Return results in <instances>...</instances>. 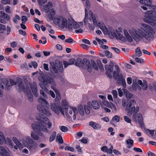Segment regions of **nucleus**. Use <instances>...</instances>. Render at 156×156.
<instances>
[{
    "instance_id": "3c124183",
    "label": "nucleus",
    "mask_w": 156,
    "mask_h": 156,
    "mask_svg": "<svg viewBox=\"0 0 156 156\" xmlns=\"http://www.w3.org/2000/svg\"><path fill=\"white\" fill-rule=\"evenodd\" d=\"M72 22H69L68 25H67V27H66V28H67L68 29L70 30H73V26L72 25Z\"/></svg>"
},
{
    "instance_id": "9b49d317",
    "label": "nucleus",
    "mask_w": 156,
    "mask_h": 156,
    "mask_svg": "<svg viewBox=\"0 0 156 156\" xmlns=\"http://www.w3.org/2000/svg\"><path fill=\"white\" fill-rule=\"evenodd\" d=\"M120 69H116V72L113 75V78L117 80L116 83L119 84H121L122 81L124 79L122 74L120 73Z\"/></svg>"
},
{
    "instance_id": "f8f14e48",
    "label": "nucleus",
    "mask_w": 156,
    "mask_h": 156,
    "mask_svg": "<svg viewBox=\"0 0 156 156\" xmlns=\"http://www.w3.org/2000/svg\"><path fill=\"white\" fill-rule=\"evenodd\" d=\"M62 107L60 106V111L63 115H64V112H65L66 116L69 118L71 117V116L69 115L67 113L68 109V105L66 101V100H63L62 101Z\"/></svg>"
},
{
    "instance_id": "20e7f679",
    "label": "nucleus",
    "mask_w": 156,
    "mask_h": 156,
    "mask_svg": "<svg viewBox=\"0 0 156 156\" xmlns=\"http://www.w3.org/2000/svg\"><path fill=\"white\" fill-rule=\"evenodd\" d=\"M23 79L26 85L25 87L22 79L19 77L16 79V81H14V85H15L16 89L18 92H21L22 90L24 92H27L30 90V88L28 86V82L26 78L25 77L23 78Z\"/></svg>"
},
{
    "instance_id": "49530a36",
    "label": "nucleus",
    "mask_w": 156,
    "mask_h": 156,
    "mask_svg": "<svg viewBox=\"0 0 156 156\" xmlns=\"http://www.w3.org/2000/svg\"><path fill=\"white\" fill-rule=\"evenodd\" d=\"M39 5L42 6L44 4L46 3L47 0H37Z\"/></svg>"
},
{
    "instance_id": "0e129e2a",
    "label": "nucleus",
    "mask_w": 156,
    "mask_h": 156,
    "mask_svg": "<svg viewBox=\"0 0 156 156\" xmlns=\"http://www.w3.org/2000/svg\"><path fill=\"white\" fill-rule=\"evenodd\" d=\"M73 27L74 29H78L80 27V25L76 22L74 23Z\"/></svg>"
},
{
    "instance_id": "79ce46f5",
    "label": "nucleus",
    "mask_w": 156,
    "mask_h": 156,
    "mask_svg": "<svg viewBox=\"0 0 156 156\" xmlns=\"http://www.w3.org/2000/svg\"><path fill=\"white\" fill-rule=\"evenodd\" d=\"M38 80L41 82H42L44 84V85H47V80L45 79L44 80L43 78V76H42V77H39L38 78Z\"/></svg>"
},
{
    "instance_id": "a211bd4d",
    "label": "nucleus",
    "mask_w": 156,
    "mask_h": 156,
    "mask_svg": "<svg viewBox=\"0 0 156 156\" xmlns=\"http://www.w3.org/2000/svg\"><path fill=\"white\" fill-rule=\"evenodd\" d=\"M47 76L49 78V79L48 78L47 80V83H48L51 84V88H53L54 87H55L56 86V84L53 80V77L50 74H48V75L47 74Z\"/></svg>"
},
{
    "instance_id": "4c0bfd02",
    "label": "nucleus",
    "mask_w": 156,
    "mask_h": 156,
    "mask_svg": "<svg viewBox=\"0 0 156 156\" xmlns=\"http://www.w3.org/2000/svg\"><path fill=\"white\" fill-rule=\"evenodd\" d=\"M56 139L58 140L59 143L61 144H62L63 143V140L61 135L60 134H57Z\"/></svg>"
},
{
    "instance_id": "bf43d9fd",
    "label": "nucleus",
    "mask_w": 156,
    "mask_h": 156,
    "mask_svg": "<svg viewBox=\"0 0 156 156\" xmlns=\"http://www.w3.org/2000/svg\"><path fill=\"white\" fill-rule=\"evenodd\" d=\"M122 106L124 107H126V108H127L128 107L127 102H126V100L125 99L123 100L122 101Z\"/></svg>"
},
{
    "instance_id": "a878e982",
    "label": "nucleus",
    "mask_w": 156,
    "mask_h": 156,
    "mask_svg": "<svg viewBox=\"0 0 156 156\" xmlns=\"http://www.w3.org/2000/svg\"><path fill=\"white\" fill-rule=\"evenodd\" d=\"M141 25L142 27H141L142 30H144V31L147 32L148 31H149L151 30V27L149 25L145 24V23H141Z\"/></svg>"
},
{
    "instance_id": "052dcab7",
    "label": "nucleus",
    "mask_w": 156,
    "mask_h": 156,
    "mask_svg": "<svg viewBox=\"0 0 156 156\" xmlns=\"http://www.w3.org/2000/svg\"><path fill=\"white\" fill-rule=\"evenodd\" d=\"M103 104L107 107H109L111 106L110 104L107 101H105L103 102Z\"/></svg>"
},
{
    "instance_id": "864d4df0",
    "label": "nucleus",
    "mask_w": 156,
    "mask_h": 156,
    "mask_svg": "<svg viewBox=\"0 0 156 156\" xmlns=\"http://www.w3.org/2000/svg\"><path fill=\"white\" fill-rule=\"evenodd\" d=\"M28 19L25 16H22V22L23 23L25 24L27 20Z\"/></svg>"
},
{
    "instance_id": "69168bd1",
    "label": "nucleus",
    "mask_w": 156,
    "mask_h": 156,
    "mask_svg": "<svg viewBox=\"0 0 156 156\" xmlns=\"http://www.w3.org/2000/svg\"><path fill=\"white\" fill-rule=\"evenodd\" d=\"M44 68L46 71L49 70L48 65L46 63L43 64Z\"/></svg>"
},
{
    "instance_id": "37998d69",
    "label": "nucleus",
    "mask_w": 156,
    "mask_h": 156,
    "mask_svg": "<svg viewBox=\"0 0 156 156\" xmlns=\"http://www.w3.org/2000/svg\"><path fill=\"white\" fill-rule=\"evenodd\" d=\"M105 56L108 58H111L112 57V55L111 53H110L108 51H105Z\"/></svg>"
},
{
    "instance_id": "4be33fe9",
    "label": "nucleus",
    "mask_w": 156,
    "mask_h": 156,
    "mask_svg": "<svg viewBox=\"0 0 156 156\" xmlns=\"http://www.w3.org/2000/svg\"><path fill=\"white\" fill-rule=\"evenodd\" d=\"M76 62V59L74 58H71L69 60V62L64 61L63 62V64L65 68H66L68 66L72 65L74 64Z\"/></svg>"
},
{
    "instance_id": "393cba45",
    "label": "nucleus",
    "mask_w": 156,
    "mask_h": 156,
    "mask_svg": "<svg viewBox=\"0 0 156 156\" xmlns=\"http://www.w3.org/2000/svg\"><path fill=\"white\" fill-rule=\"evenodd\" d=\"M127 105L128 107L126 108V110L127 108L128 109H131V107L132 106L135 105L136 104V102L133 99H131L130 100H128L127 101Z\"/></svg>"
},
{
    "instance_id": "2eb2a0df",
    "label": "nucleus",
    "mask_w": 156,
    "mask_h": 156,
    "mask_svg": "<svg viewBox=\"0 0 156 156\" xmlns=\"http://www.w3.org/2000/svg\"><path fill=\"white\" fill-rule=\"evenodd\" d=\"M30 88L34 95L36 97L38 96L37 93V85L36 82H33L30 83Z\"/></svg>"
},
{
    "instance_id": "412c9836",
    "label": "nucleus",
    "mask_w": 156,
    "mask_h": 156,
    "mask_svg": "<svg viewBox=\"0 0 156 156\" xmlns=\"http://www.w3.org/2000/svg\"><path fill=\"white\" fill-rule=\"evenodd\" d=\"M103 29H101V30L105 34H108L110 37L111 38H113L114 37V35L113 34H112V33L105 26L103 27Z\"/></svg>"
},
{
    "instance_id": "6e6552de",
    "label": "nucleus",
    "mask_w": 156,
    "mask_h": 156,
    "mask_svg": "<svg viewBox=\"0 0 156 156\" xmlns=\"http://www.w3.org/2000/svg\"><path fill=\"white\" fill-rule=\"evenodd\" d=\"M117 69H120L118 66L117 65L114 66L113 62H110L109 65H106L105 66L106 74L110 79L112 78V76L111 73H113V76Z\"/></svg>"
},
{
    "instance_id": "8fccbe9b",
    "label": "nucleus",
    "mask_w": 156,
    "mask_h": 156,
    "mask_svg": "<svg viewBox=\"0 0 156 156\" xmlns=\"http://www.w3.org/2000/svg\"><path fill=\"white\" fill-rule=\"evenodd\" d=\"M86 7L88 9H89L90 7V4L89 0H86Z\"/></svg>"
},
{
    "instance_id": "72a5a7b5",
    "label": "nucleus",
    "mask_w": 156,
    "mask_h": 156,
    "mask_svg": "<svg viewBox=\"0 0 156 156\" xmlns=\"http://www.w3.org/2000/svg\"><path fill=\"white\" fill-rule=\"evenodd\" d=\"M78 109L80 115L83 116L84 115V112L83 106L81 105L78 106Z\"/></svg>"
},
{
    "instance_id": "cd10ccee",
    "label": "nucleus",
    "mask_w": 156,
    "mask_h": 156,
    "mask_svg": "<svg viewBox=\"0 0 156 156\" xmlns=\"http://www.w3.org/2000/svg\"><path fill=\"white\" fill-rule=\"evenodd\" d=\"M123 91L124 94L126 96L127 99H129L134 97V96L132 93L127 91L126 90H124Z\"/></svg>"
},
{
    "instance_id": "dca6fc26",
    "label": "nucleus",
    "mask_w": 156,
    "mask_h": 156,
    "mask_svg": "<svg viewBox=\"0 0 156 156\" xmlns=\"http://www.w3.org/2000/svg\"><path fill=\"white\" fill-rule=\"evenodd\" d=\"M82 63H83L82 66L83 67L84 65L86 66L88 72L90 73L92 71L93 66H91L90 62L86 58H83Z\"/></svg>"
},
{
    "instance_id": "603ef678",
    "label": "nucleus",
    "mask_w": 156,
    "mask_h": 156,
    "mask_svg": "<svg viewBox=\"0 0 156 156\" xmlns=\"http://www.w3.org/2000/svg\"><path fill=\"white\" fill-rule=\"evenodd\" d=\"M123 118L124 120L129 123H130L131 122V120L130 119L126 116H124Z\"/></svg>"
},
{
    "instance_id": "f257e3e1",
    "label": "nucleus",
    "mask_w": 156,
    "mask_h": 156,
    "mask_svg": "<svg viewBox=\"0 0 156 156\" xmlns=\"http://www.w3.org/2000/svg\"><path fill=\"white\" fill-rule=\"evenodd\" d=\"M40 93L41 95L44 98L40 97L38 98V101L40 105H37V109L40 112L48 116H50L51 114L48 110L49 105L46 100V95L45 92L42 90H40Z\"/></svg>"
},
{
    "instance_id": "2f4dec72",
    "label": "nucleus",
    "mask_w": 156,
    "mask_h": 156,
    "mask_svg": "<svg viewBox=\"0 0 156 156\" xmlns=\"http://www.w3.org/2000/svg\"><path fill=\"white\" fill-rule=\"evenodd\" d=\"M31 136L32 138L35 140H39L40 141H41L40 140V138L39 136L34 133L33 131L31 132Z\"/></svg>"
},
{
    "instance_id": "e2e57ef3",
    "label": "nucleus",
    "mask_w": 156,
    "mask_h": 156,
    "mask_svg": "<svg viewBox=\"0 0 156 156\" xmlns=\"http://www.w3.org/2000/svg\"><path fill=\"white\" fill-rule=\"evenodd\" d=\"M10 8H11V7L7 5L5 7V12L7 13H10V12H11L10 11Z\"/></svg>"
},
{
    "instance_id": "1a4fd4ad",
    "label": "nucleus",
    "mask_w": 156,
    "mask_h": 156,
    "mask_svg": "<svg viewBox=\"0 0 156 156\" xmlns=\"http://www.w3.org/2000/svg\"><path fill=\"white\" fill-rule=\"evenodd\" d=\"M14 81L12 79L8 80L6 79H2L0 83V87L3 89L5 88L9 90L11 88V86L14 85Z\"/></svg>"
},
{
    "instance_id": "b1692460",
    "label": "nucleus",
    "mask_w": 156,
    "mask_h": 156,
    "mask_svg": "<svg viewBox=\"0 0 156 156\" xmlns=\"http://www.w3.org/2000/svg\"><path fill=\"white\" fill-rule=\"evenodd\" d=\"M52 6V4L50 2H48V4L44 5L43 7V9L45 13H48L50 11V9Z\"/></svg>"
},
{
    "instance_id": "13d9d810",
    "label": "nucleus",
    "mask_w": 156,
    "mask_h": 156,
    "mask_svg": "<svg viewBox=\"0 0 156 156\" xmlns=\"http://www.w3.org/2000/svg\"><path fill=\"white\" fill-rule=\"evenodd\" d=\"M133 120L136 122H137V115L136 114L137 113H136L135 112H133Z\"/></svg>"
},
{
    "instance_id": "a18cd8bd",
    "label": "nucleus",
    "mask_w": 156,
    "mask_h": 156,
    "mask_svg": "<svg viewBox=\"0 0 156 156\" xmlns=\"http://www.w3.org/2000/svg\"><path fill=\"white\" fill-rule=\"evenodd\" d=\"M60 129L61 130V131L63 132H66L68 130V128L64 126H60Z\"/></svg>"
},
{
    "instance_id": "f03ea898",
    "label": "nucleus",
    "mask_w": 156,
    "mask_h": 156,
    "mask_svg": "<svg viewBox=\"0 0 156 156\" xmlns=\"http://www.w3.org/2000/svg\"><path fill=\"white\" fill-rule=\"evenodd\" d=\"M129 32L135 41L138 42L140 40V39L142 40H149L150 38H153L154 36L152 33H148L146 34L140 29L136 30L135 29L129 30Z\"/></svg>"
},
{
    "instance_id": "423d86ee",
    "label": "nucleus",
    "mask_w": 156,
    "mask_h": 156,
    "mask_svg": "<svg viewBox=\"0 0 156 156\" xmlns=\"http://www.w3.org/2000/svg\"><path fill=\"white\" fill-rule=\"evenodd\" d=\"M22 141L24 146L29 150H32L37 147V143L29 136L27 137L26 140L22 139Z\"/></svg>"
},
{
    "instance_id": "5fc2aeb1",
    "label": "nucleus",
    "mask_w": 156,
    "mask_h": 156,
    "mask_svg": "<svg viewBox=\"0 0 156 156\" xmlns=\"http://www.w3.org/2000/svg\"><path fill=\"white\" fill-rule=\"evenodd\" d=\"M144 85L143 86V89L144 90H146L147 88V81L144 80Z\"/></svg>"
},
{
    "instance_id": "6e6d98bb",
    "label": "nucleus",
    "mask_w": 156,
    "mask_h": 156,
    "mask_svg": "<svg viewBox=\"0 0 156 156\" xmlns=\"http://www.w3.org/2000/svg\"><path fill=\"white\" fill-rule=\"evenodd\" d=\"M145 4L147 6H150L152 4L150 0H145Z\"/></svg>"
},
{
    "instance_id": "ddd939ff",
    "label": "nucleus",
    "mask_w": 156,
    "mask_h": 156,
    "mask_svg": "<svg viewBox=\"0 0 156 156\" xmlns=\"http://www.w3.org/2000/svg\"><path fill=\"white\" fill-rule=\"evenodd\" d=\"M89 13L93 20L94 25H97L101 30L102 29H103V28L105 26V24L100 22L97 23L95 16L93 15V12L91 10L89 11Z\"/></svg>"
},
{
    "instance_id": "e433bc0d",
    "label": "nucleus",
    "mask_w": 156,
    "mask_h": 156,
    "mask_svg": "<svg viewBox=\"0 0 156 156\" xmlns=\"http://www.w3.org/2000/svg\"><path fill=\"white\" fill-rule=\"evenodd\" d=\"M135 52L136 55L137 56L140 57L141 56L142 53L140 47H138L137 48L135 49Z\"/></svg>"
},
{
    "instance_id": "c756f323",
    "label": "nucleus",
    "mask_w": 156,
    "mask_h": 156,
    "mask_svg": "<svg viewBox=\"0 0 156 156\" xmlns=\"http://www.w3.org/2000/svg\"><path fill=\"white\" fill-rule=\"evenodd\" d=\"M0 14L1 15L2 18L5 19H6L7 20H9L10 19V17L9 16L5 13L2 12H0Z\"/></svg>"
},
{
    "instance_id": "5701e85b",
    "label": "nucleus",
    "mask_w": 156,
    "mask_h": 156,
    "mask_svg": "<svg viewBox=\"0 0 156 156\" xmlns=\"http://www.w3.org/2000/svg\"><path fill=\"white\" fill-rule=\"evenodd\" d=\"M51 109L53 111L56 113L58 114L60 111V106L58 105L57 106L55 104L52 103L51 105Z\"/></svg>"
},
{
    "instance_id": "6ab92c4d",
    "label": "nucleus",
    "mask_w": 156,
    "mask_h": 156,
    "mask_svg": "<svg viewBox=\"0 0 156 156\" xmlns=\"http://www.w3.org/2000/svg\"><path fill=\"white\" fill-rule=\"evenodd\" d=\"M139 109V108L138 107H136V108L135 106H133L131 107V109L127 108L126 109V111L127 112L129 116H131L133 112H135L137 113L138 112Z\"/></svg>"
},
{
    "instance_id": "338daca9",
    "label": "nucleus",
    "mask_w": 156,
    "mask_h": 156,
    "mask_svg": "<svg viewBox=\"0 0 156 156\" xmlns=\"http://www.w3.org/2000/svg\"><path fill=\"white\" fill-rule=\"evenodd\" d=\"M96 40L100 44L102 45L104 44L103 41H102V40H101V39L97 37H96Z\"/></svg>"
},
{
    "instance_id": "c9c22d12",
    "label": "nucleus",
    "mask_w": 156,
    "mask_h": 156,
    "mask_svg": "<svg viewBox=\"0 0 156 156\" xmlns=\"http://www.w3.org/2000/svg\"><path fill=\"white\" fill-rule=\"evenodd\" d=\"M85 16L84 20V23L85 25H86L87 24V19L88 18V12L87 9L85 8Z\"/></svg>"
},
{
    "instance_id": "aec40b11",
    "label": "nucleus",
    "mask_w": 156,
    "mask_h": 156,
    "mask_svg": "<svg viewBox=\"0 0 156 156\" xmlns=\"http://www.w3.org/2000/svg\"><path fill=\"white\" fill-rule=\"evenodd\" d=\"M0 156H10V154L5 148L0 146Z\"/></svg>"
},
{
    "instance_id": "c03bdc74",
    "label": "nucleus",
    "mask_w": 156,
    "mask_h": 156,
    "mask_svg": "<svg viewBox=\"0 0 156 156\" xmlns=\"http://www.w3.org/2000/svg\"><path fill=\"white\" fill-rule=\"evenodd\" d=\"M5 29L6 28L5 26L0 24V33H3L4 30H5Z\"/></svg>"
},
{
    "instance_id": "473e14b6",
    "label": "nucleus",
    "mask_w": 156,
    "mask_h": 156,
    "mask_svg": "<svg viewBox=\"0 0 156 156\" xmlns=\"http://www.w3.org/2000/svg\"><path fill=\"white\" fill-rule=\"evenodd\" d=\"M126 144L128 145L127 147L129 148H130L133 145V140L129 139L126 140Z\"/></svg>"
},
{
    "instance_id": "bb28decb",
    "label": "nucleus",
    "mask_w": 156,
    "mask_h": 156,
    "mask_svg": "<svg viewBox=\"0 0 156 156\" xmlns=\"http://www.w3.org/2000/svg\"><path fill=\"white\" fill-rule=\"evenodd\" d=\"M73 112L74 113V115H73V120H75L76 118V115L78 113V111L76 108H73L72 110H70L69 112V114L72 116V115Z\"/></svg>"
},
{
    "instance_id": "f3484780",
    "label": "nucleus",
    "mask_w": 156,
    "mask_h": 156,
    "mask_svg": "<svg viewBox=\"0 0 156 156\" xmlns=\"http://www.w3.org/2000/svg\"><path fill=\"white\" fill-rule=\"evenodd\" d=\"M116 33H113L112 34L115 36V38L118 39L120 40L123 41H125L126 39L125 37L122 35L123 33L122 31L116 30Z\"/></svg>"
},
{
    "instance_id": "0eeeda50",
    "label": "nucleus",
    "mask_w": 156,
    "mask_h": 156,
    "mask_svg": "<svg viewBox=\"0 0 156 156\" xmlns=\"http://www.w3.org/2000/svg\"><path fill=\"white\" fill-rule=\"evenodd\" d=\"M53 22L55 25H58L61 29H63L66 27H67V20L62 16H55Z\"/></svg>"
},
{
    "instance_id": "774afa93",
    "label": "nucleus",
    "mask_w": 156,
    "mask_h": 156,
    "mask_svg": "<svg viewBox=\"0 0 156 156\" xmlns=\"http://www.w3.org/2000/svg\"><path fill=\"white\" fill-rule=\"evenodd\" d=\"M138 121L141 125V126H142L143 125V119L142 118H138Z\"/></svg>"
},
{
    "instance_id": "7ed1b4c3",
    "label": "nucleus",
    "mask_w": 156,
    "mask_h": 156,
    "mask_svg": "<svg viewBox=\"0 0 156 156\" xmlns=\"http://www.w3.org/2000/svg\"><path fill=\"white\" fill-rule=\"evenodd\" d=\"M41 122H36L32 124V126L33 130L36 132L40 130L43 132H47L48 130L46 127V122H48V118L44 115H40V118L38 119Z\"/></svg>"
},
{
    "instance_id": "4468645a",
    "label": "nucleus",
    "mask_w": 156,
    "mask_h": 156,
    "mask_svg": "<svg viewBox=\"0 0 156 156\" xmlns=\"http://www.w3.org/2000/svg\"><path fill=\"white\" fill-rule=\"evenodd\" d=\"M87 104L89 108H93L94 109H98L100 107L98 102L95 100L91 102H88Z\"/></svg>"
},
{
    "instance_id": "39448f33",
    "label": "nucleus",
    "mask_w": 156,
    "mask_h": 156,
    "mask_svg": "<svg viewBox=\"0 0 156 156\" xmlns=\"http://www.w3.org/2000/svg\"><path fill=\"white\" fill-rule=\"evenodd\" d=\"M144 21V22L149 23L151 25L156 26V12L155 11L150 10L145 13Z\"/></svg>"
},
{
    "instance_id": "4d7b16f0",
    "label": "nucleus",
    "mask_w": 156,
    "mask_h": 156,
    "mask_svg": "<svg viewBox=\"0 0 156 156\" xmlns=\"http://www.w3.org/2000/svg\"><path fill=\"white\" fill-rule=\"evenodd\" d=\"M120 119V117L118 115H115L114 117L112 118V120H114V121H115L117 122H118L119 121Z\"/></svg>"
},
{
    "instance_id": "7c9ffc66",
    "label": "nucleus",
    "mask_w": 156,
    "mask_h": 156,
    "mask_svg": "<svg viewBox=\"0 0 156 156\" xmlns=\"http://www.w3.org/2000/svg\"><path fill=\"white\" fill-rule=\"evenodd\" d=\"M76 60L77 62H76V61L75 65L76 66H82L83 65V63H82V62H83V61H82L81 59L80 58L78 57L77 58Z\"/></svg>"
},
{
    "instance_id": "9d476101",
    "label": "nucleus",
    "mask_w": 156,
    "mask_h": 156,
    "mask_svg": "<svg viewBox=\"0 0 156 156\" xmlns=\"http://www.w3.org/2000/svg\"><path fill=\"white\" fill-rule=\"evenodd\" d=\"M50 64L51 65L50 69L51 70L55 67H57L60 72L62 73L63 72V69L62 64L58 60H56L55 62H50Z\"/></svg>"
},
{
    "instance_id": "c85d7f7f",
    "label": "nucleus",
    "mask_w": 156,
    "mask_h": 156,
    "mask_svg": "<svg viewBox=\"0 0 156 156\" xmlns=\"http://www.w3.org/2000/svg\"><path fill=\"white\" fill-rule=\"evenodd\" d=\"M89 125L95 129H99L101 127V125L93 122H90Z\"/></svg>"
},
{
    "instance_id": "ea45409f",
    "label": "nucleus",
    "mask_w": 156,
    "mask_h": 156,
    "mask_svg": "<svg viewBox=\"0 0 156 156\" xmlns=\"http://www.w3.org/2000/svg\"><path fill=\"white\" fill-rule=\"evenodd\" d=\"M91 66H93L92 68H93L96 70H98V67L95 62L93 60H91Z\"/></svg>"
},
{
    "instance_id": "de8ad7c7",
    "label": "nucleus",
    "mask_w": 156,
    "mask_h": 156,
    "mask_svg": "<svg viewBox=\"0 0 156 156\" xmlns=\"http://www.w3.org/2000/svg\"><path fill=\"white\" fill-rule=\"evenodd\" d=\"M112 93L113 96L114 98H116L118 96L117 91L116 90H112Z\"/></svg>"
},
{
    "instance_id": "a19ab883",
    "label": "nucleus",
    "mask_w": 156,
    "mask_h": 156,
    "mask_svg": "<svg viewBox=\"0 0 156 156\" xmlns=\"http://www.w3.org/2000/svg\"><path fill=\"white\" fill-rule=\"evenodd\" d=\"M84 108L85 110V113L87 115L89 114L90 113V108H88V105H85L84 106Z\"/></svg>"
},
{
    "instance_id": "09e8293b",
    "label": "nucleus",
    "mask_w": 156,
    "mask_h": 156,
    "mask_svg": "<svg viewBox=\"0 0 156 156\" xmlns=\"http://www.w3.org/2000/svg\"><path fill=\"white\" fill-rule=\"evenodd\" d=\"M65 149L66 150L69 151L73 152H74L75 151L73 147L69 146L65 147Z\"/></svg>"
},
{
    "instance_id": "680f3d73",
    "label": "nucleus",
    "mask_w": 156,
    "mask_h": 156,
    "mask_svg": "<svg viewBox=\"0 0 156 156\" xmlns=\"http://www.w3.org/2000/svg\"><path fill=\"white\" fill-rule=\"evenodd\" d=\"M2 3L4 4H9L10 3V0H1Z\"/></svg>"
},
{
    "instance_id": "58836bf2",
    "label": "nucleus",
    "mask_w": 156,
    "mask_h": 156,
    "mask_svg": "<svg viewBox=\"0 0 156 156\" xmlns=\"http://www.w3.org/2000/svg\"><path fill=\"white\" fill-rule=\"evenodd\" d=\"M56 132L54 131L52 133L51 136L49 138V141L50 142H51L53 140L55 139V138L56 137Z\"/></svg>"
},
{
    "instance_id": "f704fd0d",
    "label": "nucleus",
    "mask_w": 156,
    "mask_h": 156,
    "mask_svg": "<svg viewBox=\"0 0 156 156\" xmlns=\"http://www.w3.org/2000/svg\"><path fill=\"white\" fill-rule=\"evenodd\" d=\"M26 92L28 100L30 102H32L33 100V97L31 93L30 92V90Z\"/></svg>"
}]
</instances>
